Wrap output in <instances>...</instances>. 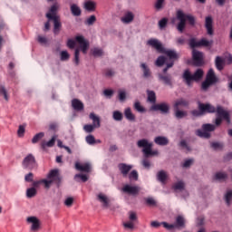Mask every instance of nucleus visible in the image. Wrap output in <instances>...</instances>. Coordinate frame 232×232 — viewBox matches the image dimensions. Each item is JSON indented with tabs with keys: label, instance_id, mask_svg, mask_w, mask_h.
<instances>
[{
	"label": "nucleus",
	"instance_id": "f257e3e1",
	"mask_svg": "<svg viewBox=\"0 0 232 232\" xmlns=\"http://www.w3.org/2000/svg\"><path fill=\"white\" fill-rule=\"evenodd\" d=\"M198 110L204 113H216L215 124L216 126H220L222 121H227V124L231 122V118L229 117V112L224 110V107L218 105L217 108L209 103L198 102Z\"/></svg>",
	"mask_w": 232,
	"mask_h": 232
},
{
	"label": "nucleus",
	"instance_id": "f03ea898",
	"mask_svg": "<svg viewBox=\"0 0 232 232\" xmlns=\"http://www.w3.org/2000/svg\"><path fill=\"white\" fill-rule=\"evenodd\" d=\"M147 44L149 46H151L152 48H155V50H157V52H159L160 53H164L165 55H167V57H169L170 61L179 59V54L177 53V51L164 48V46H162V43H160V41H159L158 39L151 38L147 41Z\"/></svg>",
	"mask_w": 232,
	"mask_h": 232
},
{
	"label": "nucleus",
	"instance_id": "7ed1b4c3",
	"mask_svg": "<svg viewBox=\"0 0 232 232\" xmlns=\"http://www.w3.org/2000/svg\"><path fill=\"white\" fill-rule=\"evenodd\" d=\"M176 17L178 19L179 24H177V30L179 34H183L186 29V22L188 21L190 26H195V16L191 14H186L182 10H178L176 13Z\"/></svg>",
	"mask_w": 232,
	"mask_h": 232
},
{
	"label": "nucleus",
	"instance_id": "20e7f679",
	"mask_svg": "<svg viewBox=\"0 0 232 232\" xmlns=\"http://www.w3.org/2000/svg\"><path fill=\"white\" fill-rule=\"evenodd\" d=\"M43 182L46 189H50L52 184H55L59 188L63 182V177H61L58 169H51L47 174V179H43Z\"/></svg>",
	"mask_w": 232,
	"mask_h": 232
},
{
	"label": "nucleus",
	"instance_id": "39448f33",
	"mask_svg": "<svg viewBox=\"0 0 232 232\" xmlns=\"http://www.w3.org/2000/svg\"><path fill=\"white\" fill-rule=\"evenodd\" d=\"M137 146L138 148H142V153L144 154V157L146 159H149V157L159 155V151L151 150L153 148V143H150L146 139L138 140Z\"/></svg>",
	"mask_w": 232,
	"mask_h": 232
},
{
	"label": "nucleus",
	"instance_id": "423d86ee",
	"mask_svg": "<svg viewBox=\"0 0 232 232\" xmlns=\"http://www.w3.org/2000/svg\"><path fill=\"white\" fill-rule=\"evenodd\" d=\"M202 77H204V71L202 69H198L194 74H191V72L188 69L183 72V79L188 86H191L193 81H200Z\"/></svg>",
	"mask_w": 232,
	"mask_h": 232
},
{
	"label": "nucleus",
	"instance_id": "0eeeda50",
	"mask_svg": "<svg viewBox=\"0 0 232 232\" xmlns=\"http://www.w3.org/2000/svg\"><path fill=\"white\" fill-rule=\"evenodd\" d=\"M46 17L49 19V21H53V34L54 35H59L61 26H63L61 24V18L58 15L52 14L50 13L46 14Z\"/></svg>",
	"mask_w": 232,
	"mask_h": 232
},
{
	"label": "nucleus",
	"instance_id": "6e6552de",
	"mask_svg": "<svg viewBox=\"0 0 232 232\" xmlns=\"http://www.w3.org/2000/svg\"><path fill=\"white\" fill-rule=\"evenodd\" d=\"M23 168L24 169H35L37 168L35 157L32 154L27 155L23 160Z\"/></svg>",
	"mask_w": 232,
	"mask_h": 232
},
{
	"label": "nucleus",
	"instance_id": "1a4fd4ad",
	"mask_svg": "<svg viewBox=\"0 0 232 232\" xmlns=\"http://www.w3.org/2000/svg\"><path fill=\"white\" fill-rule=\"evenodd\" d=\"M151 111H160L164 115L169 113V104L166 102L157 103L150 107Z\"/></svg>",
	"mask_w": 232,
	"mask_h": 232
},
{
	"label": "nucleus",
	"instance_id": "9d476101",
	"mask_svg": "<svg viewBox=\"0 0 232 232\" xmlns=\"http://www.w3.org/2000/svg\"><path fill=\"white\" fill-rule=\"evenodd\" d=\"M121 190L123 193H127L128 195H132V197H137L139 193H140V187L139 186H130L126 184Z\"/></svg>",
	"mask_w": 232,
	"mask_h": 232
},
{
	"label": "nucleus",
	"instance_id": "9b49d317",
	"mask_svg": "<svg viewBox=\"0 0 232 232\" xmlns=\"http://www.w3.org/2000/svg\"><path fill=\"white\" fill-rule=\"evenodd\" d=\"M75 41L79 43L82 53H87L88 48H90V43H88L85 39L84 36L82 35H78L75 37Z\"/></svg>",
	"mask_w": 232,
	"mask_h": 232
},
{
	"label": "nucleus",
	"instance_id": "f8f14e48",
	"mask_svg": "<svg viewBox=\"0 0 232 232\" xmlns=\"http://www.w3.org/2000/svg\"><path fill=\"white\" fill-rule=\"evenodd\" d=\"M118 169H119V171L121 173L122 177L126 178L128 177V174L130 173V171L133 169V166L128 165L126 163H120L118 165Z\"/></svg>",
	"mask_w": 232,
	"mask_h": 232
},
{
	"label": "nucleus",
	"instance_id": "ddd939ff",
	"mask_svg": "<svg viewBox=\"0 0 232 232\" xmlns=\"http://www.w3.org/2000/svg\"><path fill=\"white\" fill-rule=\"evenodd\" d=\"M192 59L196 66H202L204 54L198 51L192 52Z\"/></svg>",
	"mask_w": 232,
	"mask_h": 232
},
{
	"label": "nucleus",
	"instance_id": "4468645a",
	"mask_svg": "<svg viewBox=\"0 0 232 232\" xmlns=\"http://www.w3.org/2000/svg\"><path fill=\"white\" fill-rule=\"evenodd\" d=\"M205 27H206L208 35H213V34H215V31L213 30V18L211 16L206 17Z\"/></svg>",
	"mask_w": 232,
	"mask_h": 232
},
{
	"label": "nucleus",
	"instance_id": "2eb2a0df",
	"mask_svg": "<svg viewBox=\"0 0 232 232\" xmlns=\"http://www.w3.org/2000/svg\"><path fill=\"white\" fill-rule=\"evenodd\" d=\"M55 140H57V135H53L49 141L43 140L40 144L42 150H46V148H53L55 146Z\"/></svg>",
	"mask_w": 232,
	"mask_h": 232
},
{
	"label": "nucleus",
	"instance_id": "dca6fc26",
	"mask_svg": "<svg viewBox=\"0 0 232 232\" xmlns=\"http://www.w3.org/2000/svg\"><path fill=\"white\" fill-rule=\"evenodd\" d=\"M75 169L78 171H82L83 173H90V171H92V165H90V163H85L82 165L79 162H76Z\"/></svg>",
	"mask_w": 232,
	"mask_h": 232
},
{
	"label": "nucleus",
	"instance_id": "f3484780",
	"mask_svg": "<svg viewBox=\"0 0 232 232\" xmlns=\"http://www.w3.org/2000/svg\"><path fill=\"white\" fill-rule=\"evenodd\" d=\"M159 80L167 86H173V78L169 74H159Z\"/></svg>",
	"mask_w": 232,
	"mask_h": 232
},
{
	"label": "nucleus",
	"instance_id": "a211bd4d",
	"mask_svg": "<svg viewBox=\"0 0 232 232\" xmlns=\"http://www.w3.org/2000/svg\"><path fill=\"white\" fill-rule=\"evenodd\" d=\"M133 19H135V14L129 11L121 18V21L124 24H130V23H133Z\"/></svg>",
	"mask_w": 232,
	"mask_h": 232
},
{
	"label": "nucleus",
	"instance_id": "6ab92c4d",
	"mask_svg": "<svg viewBox=\"0 0 232 232\" xmlns=\"http://www.w3.org/2000/svg\"><path fill=\"white\" fill-rule=\"evenodd\" d=\"M27 222H29V224H32L31 229L32 231H37V229H39V219L35 217H29L27 218Z\"/></svg>",
	"mask_w": 232,
	"mask_h": 232
},
{
	"label": "nucleus",
	"instance_id": "aec40b11",
	"mask_svg": "<svg viewBox=\"0 0 232 232\" xmlns=\"http://www.w3.org/2000/svg\"><path fill=\"white\" fill-rule=\"evenodd\" d=\"M72 106L76 111H82L84 110V103L79 99H73L72 101Z\"/></svg>",
	"mask_w": 232,
	"mask_h": 232
},
{
	"label": "nucleus",
	"instance_id": "412c9836",
	"mask_svg": "<svg viewBox=\"0 0 232 232\" xmlns=\"http://www.w3.org/2000/svg\"><path fill=\"white\" fill-rule=\"evenodd\" d=\"M154 142L158 146H168L169 144V140L164 136H158L154 139Z\"/></svg>",
	"mask_w": 232,
	"mask_h": 232
},
{
	"label": "nucleus",
	"instance_id": "4be33fe9",
	"mask_svg": "<svg viewBox=\"0 0 232 232\" xmlns=\"http://www.w3.org/2000/svg\"><path fill=\"white\" fill-rule=\"evenodd\" d=\"M187 106H189V102L181 98L175 102L174 110H180V108H186Z\"/></svg>",
	"mask_w": 232,
	"mask_h": 232
},
{
	"label": "nucleus",
	"instance_id": "5701e85b",
	"mask_svg": "<svg viewBox=\"0 0 232 232\" xmlns=\"http://www.w3.org/2000/svg\"><path fill=\"white\" fill-rule=\"evenodd\" d=\"M97 198L99 202H101L103 205V208H109L110 206V198L106 197V195L100 193L97 196Z\"/></svg>",
	"mask_w": 232,
	"mask_h": 232
},
{
	"label": "nucleus",
	"instance_id": "b1692460",
	"mask_svg": "<svg viewBox=\"0 0 232 232\" xmlns=\"http://www.w3.org/2000/svg\"><path fill=\"white\" fill-rule=\"evenodd\" d=\"M84 8L87 12H95V8H97V3L89 0L84 3Z\"/></svg>",
	"mask_w": 232,
	"mask_h": 232
},
{
	"label": "nucleus",
	"instance_id": "393cba45",
	"mask_svg": "<svg viewBox=\"0 0 232 232\" xmlns=\"http://www.w3.org/2000/svg\"><path fill=\"white\" fill-rule=\"evenodd\" d=\"M215 64H216L217 70H218L219 72H222V70H224V66L226 63L224 62V59L222 57L217 56L215 60Z\"/></svg>",
	"mask_w": 232,
	"mask_h": 232
},
{
	"label": "nucleus",
	"instance_id": "a878e982",
	"mask_svg": "<svg viewBox=\"0 0 232 232\" xmlns=\"http://www.w3.org/2000/svg\"><path fill=\"white\" fill-rule=\"evenodd\" d=\"M71 14L74 15V17H79L82 14V11L79 5L72 4L71 5Z\"/></svg>",
	"mask_w": 232,
	"mask_h": 232
},
{
	"label": "nucleus",
	"instance_id": "bb28decb",
	"mask_svg": "<svg viewBox=\"0 0 232 232\" xmlns=\"http://www.w3.org/2000/svg\"><path fill=\"white\" fill-rule=\"evenodd\" d=\"M174 226L178 229H180V227H186V219H184V217L178 216L176 218V223L174 224Z\"/></svg>",
	"mask_w": 232,
	"mask_h": 232
},
{
	"label": "nucleus",
	"instance_id": "cd10ccee",
	"mask_svg": "<svg viewBox=\"0 0 232 232\" xmlns=\"http://www.w3.org/2000/svg\"><path fill=\"white\" fill-rule=\"evenodd\" d=\"M89 117L92 121V126H94V128H101V118L93 112H92Z\"/></svg>",
	"mask_w": 232,
	"mask_h": 232
},
{
	"label": "nucleus",
	"instance_id": "c85d7f7f",
	"mask_svg": "<svg viewBox=\"0 0 232 232\" xmlns=\"http://www.w3.org/2000/svg\"><path fill=\"white\" fill-rule=\"evenodd\" d=\"M124 115L127 121H130V122H135V114L131 112V108L125 109Z\"/></svg>",
	"mask_w": 232,
	"mask_h": 232
},
{
	"label": "nucleus",
	"instance_id": "c756f323",
	"mask_svg": "<svg viewBox=\"0 0 232 232\" xmlns=\"http://www.w3.org/2000/svg\"><path fill=\"white\" fill-rule=\"evenodd\" d=\"M206 80L212 82V84L217 82V76H215V71L213 69L208 70Z\"/></svg>",
	"mask_w": 232,
	"mask_h": 232
},
{
	"label": "nucleus",
	"instance_id": "7c9ffc66",
	"mask_svg": "<svg viewBox=\"0 0 232 232\" xmlns=\"http://www.w3.org/2000/svg\"><path fill=\"white\" fill-rule=\"evenodd\" d=\"M157 179L161 184H166V180H168V174L164 170H160L157 174Z\"/></svg>",
	"mask_w": 232,
	"mask_h": 232
},
{
	"label": "nucleus",
	"instance_id": "2f4dec72",
	"mask_svg": "<svg viewBox=\"0 0 232 232\" xmlns=\"http://www.w3.org/2000/svg\"><path fill=\"white\" fill-rule=\"evenodd\" d=\"M140 68L143 72V77H145V79H148V77H151V71L150 70V67L146 65V63H141Z\"/></svg>",
	"mask_w": 232,
	"mask_h": 232
},
{
	"label": "nucleus",
	"instance_id": "473e14b6",
	"mask_svg": "<svg viewBox=\"0 0 232 232\" xmlns=\"http://www.w3.org/2000/svg\"><path fill=\"white\" fill-rule=\"evenodd\" d=\"M174 115L176 119H184V117H188V112L186 111H180V109H174Z\"/></svg>",
	"mask_w": 232,
	"mask_h": 232
},
{
	"label": "nucleus",
	"instance_id": "72a5a7b5",
	"mask_svg": "<svg viewBox=\"0 0 232 232\" xmlns=\"http://www.w3.org/2000/svg\"><path fill=\"white\" fill-rule=\"evenodd\" d=\"M165 5H166V0H156V3L154 5V8L158 12H160V10H162V8H164Z\"/></svg>",
	"mask_w": 232,
	"mask_h": 232
},
{
	"label": "nucleus",
	"instance_id": "f704fd0d",
	"mask_svg": "<svg viewBox=\"0 0 232 232\" xmlns=\"http://www.w3.org/2000/svg\"><path fill=\"white\" fill-rule=\"evenodd\" d=\"M148 101L149 102H152L153 104L157 102V95L155 94V92L148 91Z\"/></svg>",
	"mask_w": 232,
	"mask_h": 232
},
{
	"label": "nucleus",
	"instance_id": "c9c22d12",
	"mask_svg": "<svg viewBox=\"0 0 232 232\" xmlns=\"http://www.w3.org/2000/svg\"><path fill=\"white\" fill-rule=\"evenodd\" d=\"M37 195V189L35 188H30L26 190L27 198H34Z\"/></svg>",
	"mask_w": 232,
	"mask_h": 232
},
{
	"label": "nucleus",
	"instance_id": "e433bc0d",
	"mask_svg": "<svg viewBox=\"0 0 232 232\" xmlns=\"http://www.w3.org/2000/svg\"><path fill=\"white\" fill-rule=\"evenodd\" d=\"M124 229H129L130 231H133L135 229V223L132 221L123 222Z\"/></svg>",
	"mask_w": 232,
	"mask_h": 232
},
{
	"label": "nucleus",
	"instance_id": "4c0bfd02",
	"mask_svg": "<svg viewBox=\"0 0 232 232\" xmlns=\"http://www.w3.org/2000/svg\"><path fill=\"white\" fill-rule=\"evenodd\" d=\"M215 125L210 124V123H206L202 125V130L203 131H215Z\"/></svg>",
	"mask_w": 232,
	"mask_h": 232
},
{
	"label": "nucleus",
	"instance_id": "58836bf2",
	"mask_svg": "<svg viewBox=\"0 0 232 232\" xmlns=\"http://www.w3.org/2000/svg\"><path fill=\"white\" fill-rule=\"evenodd\" d=\"M184 181H179L175 183L172 188L175 191H182V189H184Z\"/></svg>",
	"mask_w": 232,
	"mask_h": 232
},
{
	"label": "nucleus",
	"instance_id": "ea45409f",
	"mask_svg": "<svg viewBox=\"0 0 232 232\" xmlns=\"http://www.w3.org/2000/svg\"><path fill=\"white\" fill-rule=\"evenodd\" d=\"M188 44H189L190 48H200V42H197L196 38H191L188 41Z\"/></svg>",
	"mask_w": 232,
	"mask_h": 232
},
{
	"label": "nucleus",
	"instance_id": "a19ab883",
	"mask_svg": "<svg viewBox=\"0 0 232 232\" xmlns=\"http://www.w3.org/2000/svg\"><path fill=\"white\" fill-rule=\"evenodd\" d=\"M43 137H44V132H39V133L35 134V135L34 136V138L32 139V143H33V144H37V142H38L41 139H43Z\"/></svg>",
	"mask_w": 232,
	"mask_h": 232
},
{
	"label": "nucleus",
	"instance_id": "79ce46f5",
	"mask_svg": "<svg viewBox=\"0 0 232 232\" xmlns=\"http://www.w3.org/2000/svg\"><path fill=\"white\" fill-rule=\"evenodd\" d=\"M96 21H97V17L94 14H92L86 19L85 24H87V26H92Z\"/></svg>",
	"mask_w": 232,
	"mask_h": 232
},
{
	"label": "nucleus",
	"instance_id": "37998d69",
	"mask_svg": "<svg viewBox=\"0 0 232 232\" xmlns=\"http://www.w3.org/2000/svg\"><path fill=\"white\" fill-rule=\"evenodd\" d=\"M79 179L83 182H88V176L85 174H76L74 176V180H76V182H79Z\"/></svg>",
	"mask_w": 232,
	"mask_h": 232
},
{
	"label": "nucleus",
	"instance_id": "c03bdc74",
	"mask_svg": "<svg viewBox=\"0 0 232 232\" xmlns=\"http://www.w3.org/2000/svg\"><path fill=\"white\" fill-rule=\"evenodd\" d=\"M197 135H198V137H202L203 139H209V137H211V134H209V132L200 130L197 131Z\"/></svg>",
	"mask_w": 232,
	"mask_h": 232
},
{
	"label": "nucleus",
	"instance_id": "a18cd8bd",
	"mask_svg": "<svg viewBox=\"0 0 232 232\" xmlns=\"http://www.w3.org/2000/svg\"><path fill=\"white\" fill-rule=\"evenodd\" d=\"M216 180H226L227 179V174L224 172H218L215 175Z\"/></svg>",
	"mask_w": 232,
	"mask_h": 232
},
{
	"label": "nucleus",
	"instance_id": "49530a36",
	"mask_svg": "<svg viewBox=\"0 0 232 232\" xmlns=\"http://www.w3.org/2000/svg\"><path fill=\"white\" fill-rule=\"evenodd\" d=\"M112 117L114 119V121H122L123 116H122V112L119 111H114Z\"/></svg>",
	"mask_w": 232,
	"mask_h": 232
},
{
	"label": "nucleus",
	"instance_id": "de8ad7c7",
	"mask_svg": "<svg viewBox=\"0 0 232 232\" xmlns=\"http://www.w3.org/2000/svg\"><path fill=\"white\" fill-rule=\"evenodd\" d=\"M168 26V18H162L159 21V28L160 30H164Z\"/></svg>",
	"mask_w": 232,
	"mask_h": 232
},
{
	"label": "nucleus",
	"instance_id": "09e8293b",
	"mask_svg": "<svg viewBox=\"0 0 232 232\" xmlns=\"http://www.w3.org/2000/svg\"><path fill=\"white\" fill-rule=\"evenodd\" d=\"M134 109L139 111L140 113H144V111H146V110L144 109V107H142V105H140V102H136L134 103Z\"/></svg>",
	"mask_w": 232,
	"mask_h": 232
},
{
	"label": "nucleus",
	"instance_id": "8fccbe9b",
	"mask_svg": "<svg viewBox=\"0 0 232 232\" xmlns=\"http://www.w3.org/2000/svg\"><path fill=\"white\" fill-rule=\"evenodd\" d=\"M165 63H166V57L164 56H160L156 60V66H159V67L164 66Z\"/></svg>",
	"mask_w": 232,
	"mask_h": 232
},
{
	"label": "nucleus",
	"instance_id": "3c124183",
	"mask_svg": "<svg viewBox=\"0 0 232 232\" xmlns=\"http://www.w3.org/2000/svg\"><path fill=\"white\" fill-rule=\"evenodd\" d=\"M85 140L87 144H90V146H93V144H95V137L92 134L86 136Z\"/></svg>",
	"mask_w": 232,
	"mask_h": 232
},
{
	"label": "nucleus",
	"instance_id": "603ef678",
	"mask_svg": "<svg viewBox=\"0 0 232 232\" xmlns=\"http://www.w3.org/2000/svg\"><path fill=\"white\" fill-rule=\"evenodd\" d=\"M213 44V41H208L207 39L203 38L199 41V46H206L209 47Z\"/></svg>",
	"mask_w": 232,
	"mask_h": 232
},
{
	"label": "nucleus",
	"instance_id": "864d4df0",
	"mask_svg": "<svg viewBox=\"0 0 232 232\" xmlns=\"http://www.w3.org/2000/svg\"><path fill=\"white\" fill-rule=\"evenodd\" d=\"M137 213H135L134 211H130L129 212V222H137Z\"/></svg>",
	"mask_w": 232,
	"mask_h": 232
},
{
	"label": "nucleus",
	"instance_id": "5fc2aeb1",
	"mask_svg": "<svg viewBox=\"0 0 232 232\" xmlns=\"http://www.w3.org/2000/svg\"><path fill=\"white\" fill-rule=\"evenodd\" d=\"M225 200L227 206H230L232 200V190H228L225 195Z\"/></svg>",
	"mask_w": 232,
	"mask_h": 232
},
{
	"label": "nucleus",
	"instance_id": "6e6d98bb",
	"mask_svg": "<svg viewBox=\"0 0 232 232\" xmlns=\"http://www.w3.org/2000/svg\"><path fill=\"white\" fill-rule=\"evenodd\" d=\"M129 179L130 180H139V172H137V170H132L129 174Z\"/></svg>",
	"mask_w": 232,
	"mask_h": 232
},
{
	"label": "nucleus",
	"instance_id": "4d7b16f0",
	"mask_svg": "<svg viewBox=\"0 0 232 232\" xmlns=\"http://www.w3.org/2000/svg\"><path fill=\"white\" fill-rule=\"evenodd\" d=\"M83 130L86 131V133H92L95 130V126L92 124H86L83 126Z\"/></svg>",
	"mask_w": 232,
	"mask_h": 232
},
{
	"label": "nucleus",
	"instance_id": "13d9d810",
	"mask_svg": "<svg viewBox=\"0 0 232 232\" xmlns=\"http://www.w3.org/2000/svg\"><path fill=\"white\" fill-rule=\"evenodd\" d=\"M92 53L94 57H101L102 55V51L100 48L92 49Z\"/></svg>",
	"mask_w": 232,
	"mask_h": 232
},
{
	"label": "nucleus",
	"instance_id": "bf43d9fd",
	"mask_svg": "<svg viewBox=\"0 0 232 232\" xmlns=\"http://www.w3.org/2000/svg\"><path fill=\"white\" fill-rule=\"evenodd\" d=\"M61 61H68L70 59V53L67 51H62L61 53Z\"/></svg>",
	"mask_w": 232,
	"mask_h": 232
},
{
	"label": "nucleus",
	"instance_id": "052dcab7",
	"mask_svg": "<svg viewBox=\"0 0 232 232\" xmlns=\"http://www.w3.org/2000/svg\"><path fill=\"white\" fill-rule=\"evenodd\" d=\"M81 51L79 49H75L74 51V63L76 64V66H79V55H80Z\"/></svg>",
	"mask_w": 232,
	"mask_h": 232
},
{
	"label": "nucleus",
	"instance_id": "680f3d73",
	"mask_svg": "<svg viewBox=\"0 0 232 232\" xmlns=\"http://www.w3.org/2000/svg\"><path fill=\"white\" fill-rule=\"evenodd\" d=\"M59 8V5L57 4H54L50 8V13L52 15H57V10Z\"/></svg>",
	"mask_w": 232,
	"mask_h": 232
},
{
	"label": "nucleus",
	"instance_id": "e2e57ef3",
	"mask_svg": "<svg viewBox=\"0 0 232 232\" xmlns=\"http://www.w3.org/2000/svg\"><path fill=\"white\" fill-rule=\"evenodd\" d=\"M211 148H213V150H222V148H224V144L220 142H212Z\"/></svg>",
	"mask_w": 232,
	"mask_h": 232
},
{
	"label": "nucleus",
	"instance_id": "0e129e2a",
	"mask_svg": "<svg viewBox=\"0 0 232 232\" xmlns=\"http://www.w3.org/2000/svg\"><path fill=\"white\" fill-rule=\"evenodd\" d=\"M211 84H213V82H211L206 80V81H204V82H202L201 88H202V90L206 91V90H208V88H209V86H211Z\"/></svg>",
	"mask_w": 232,
	"mask_h": 232
},
{
	"label": "nucleus",
	"instance_id": "69168bd1",
	"mask_svg": "<svg viewBox=\"0 0 232 232\" xmlns=\"http://www.w3.org/2000/svg\"><path fill=\"white\" fill-rule=\"evenodd\" d=\"M104 73L105 77H113V75H115V71L112 69H105Z\"/></svg>",
	"mask_w": 232,
	"mask_h": 232
},
{
	"label": "nucleus",
	"instance_id": "338daca9",
	"mask_svg": "<svg viewBox=\"0 0 232 232\" xmlns=\"http://www.w3.org/2000/svg\"><path fill=\"white\" fill-rule=\"evenodd\" d=\"M119 100L122 102L123 101H126V92L125 91H119Z\"/></svg>",
	"mask_w": 232,
	"mask_h": 232
},
{
	"label": "nucleus",
	"instance_id": "774afa93",
	"mask_svg": "<svg viewBox=\"0 0 232 232\" xmlns=\"http://www.w3.org/2000/svg\"><path fill=\"white\" fill-rule=\"evenodd\" d=\"M67 46L70 48V50H73L75 48V42L73 39H68L67 40Z\"/></svg>",
	"mask_w": 232,
	"mask_h": 232
}]
</instances>
